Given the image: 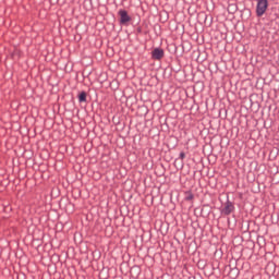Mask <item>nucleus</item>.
<instances>
[{"label":"nucleus","mask_w":279,"mask_h":279,"mask_svg":"<svg viewBox=\"0 0 279 279\" xmlns=\"http://www.w3.org/2000/svg\"><path fill=\"white\" fill-rule=\"evenodd\" d=\"M267 5H268L267 0H259L257 2V9H256L257 16H263V14L267 12Z\"/></svg>","instance_id":"nucleus-1"},{"label":"nucleus","mask_w":279,"mask_h":279,"mask_svg":"<svg viewBox=\"0 0 279 279\" xmlns=\"http://www.w3.org/2000/svg\"><path fill=\"white\" fill-rule=\"evenodd\" d=\"M119 16H120L121 25H125L126 23H130L132 21V17H130V15H128V11H125V10H120Z\"/></svg>","instance_id":"nucleus-2"},{"label":"nucleus","mask_w":279,"mask_h":279,"mask_svg":"<svg viewBox=\"0 0 279 279\" xmlns=\"http://www.w3.org/2000/svg\"><path fill=\"white\" fill-rule=\"evenodd\" d=\"M151 58L153 60H162L165 58V50L162 48H155L151 51Z\"/></svg>","instance_id":"nucleus-3"},{"label":"nucleus","mask_w":279,"mask_h":279,"mask_svg":"<svg viewBox=\"0 0 279 279\" xmlns=\"http://www.w3.org/2000/svg\"><path fill=\"white\" fill-rule=\"evenodd\" d=\"M234 210V205L232 202L228 201L222 209V215H230Z\"/></svg>","instance_id":"nucleus-4"},{"label":"nucleus","mask_w":279,"mask_h":279,"mask_svg":"<svg viewBox=\"0 0 279 279\" xmlns=\"http://www.w3.org/2000/svg\"><path fill=\"white\" fill-rule=\"evenodd\" d=\"M225 274H228L229 278L236 279L239 278V268H232L225 270Z\"/></svg>","instance_id":"nucleus-5"},{"label":"nucleus","mask_w":279,"mask_h":279,"mask_svg":"<svg viewBox=\"0 0 279 279\" xmlns=\"http://www.w3.org/2000/svg\"><path fill=\"white\" fill-rule=\"evenodd\" d=\"M238 10H239V7H236V3H229L228 5L229 14H235Z\"/></svg>","instance_id":"nucleus-6"},{"label":"nucleus","mask_w":279,"mask_h":279,"mask_svg":"<svg viewBox=\"0 0 279 279\" xmlns=\"http://www.w3.org/2000/svg\"><path fill=\"white\" fill-rule=\"evenodd\" d=\"M230 269H236V260H230L229 265L225 267V271H230Z\"/></svg>","instance_id":"nucleus-7"},{"label":"nucleus","mask_w":279,"mask_h":279,"mask_svg":"<svg viewBox=\"0 0 279 279\" xmlns=\"http://www.w3.org/2000/svg\"><path fill=\"white\" fill-rule=\"evenodd\" d=\"M11 58H12V60H19V58H21V50L15 49V50L11 53Z\"/></svg>","instance_id":"nucleus-8"},{"label":"nucleus","mask_w":279,"mask_h":279,"mask_svg":"<svg viewBox=\"0 0 279 279\" xmlns=\"http://www.w3.org/2000/svg\"><path fill=\"white\" fill-rule=\"evenodd\" d=\"M86 97H87V94L86 92H82L80 95H78V101L82 104L84 101H86Z\"/></svg>","instance_id":"nucleus-9"},{"label":"nucleus","mask_w":279,"mask_h":279,"mask_svg":"<svg viewBox=\"0 0 279 279\" xmlns=\"http://www.w3.org/2000/svg\"><path fill=\"white\" fill-rule=\"evenodd\" d=\"M185 199H186L187 202H191V199H193V194H187V195L185 196Z\"/></svg>","instance_id":"nucleus-10"},{"label":"nucleus","mask_w":279,"mask_h":279,"mask_svg":"<svg viewBox=\"0 0 279 279\" xmlns=\"http://www.w3.org/2000/svg\"><path fill=\"white\" fill-rule=\"evenodd\" d=\"M185 154L184 153H180V158H181V160H184V158H185Z\"/></svg>","instance_id":"nucleus-11"}]
</instances>
